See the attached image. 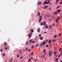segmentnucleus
<instances>
[{"label":"nucleus","instance_id":"20e7f679","mask_svg":"<svg viewBox=\"0 0 62 62\" xmlns=\"http://www.w3.org/2000/svg\"><path fill=\"white\" fill-rule=\"evenodd\" d=\"M45 26L46 28H48L49 27V26H48L47 24Z\"/></svg>","mask_w":62,"mask_h":62},{"label":"nucleus","instance_id":"49530a36","mask_svg":"<svg viewBox=\"0 0 62 62\" xmlns=\"http://www.w3.org/2000/svg\"><path fill=\"white\" fill-rule=\"evenodd\" d=\"M28 42H27L26 43V45H28Z\"/></svg>","mask_w":62,"mask_h":62},{"label":"nucleus","instance_id":"2f4dec72","mask_svg":"<svg viewBox=\"0 0 62 62\" xmlns=\"http://www.w3.org/2000/svg\"><path fill=\"white\" fill-rule=\"evenodd\" d=\"M46 47H49V46L48 45H46Z\"/></svg>","mask_w":62,"mask_h":62},{"label":"nucleus","instance_id":"4be33fe9","mask_svg":"<svg viewBox=\"0 0 62 62\" xmlns=\"http://www.w3.org/2000/svg\"><path fill=\"white\" fill-rule=\"evenodd\" d=\"M47 16L48 17H51V15H50L48 14L47 15Z\"/></svg>","mask_w":62,"mask_h":62},{"label":"nucleus","instance_id":"a878e982","mask_svg":"<svg viewBox=\"0 0 62 62\" xmlns=\"http://www.w3.org/2000/svg\"><path fill=\"white\" fill-rule=\"evenodd\" d=\"M44 4H45H45H46V1H45L44 2Z\"/></svg>","mask_w":62,"mask_h":62},{"label":"nucleus","instance_id":"aec40b11","mask_svg":"<svg viewBox=\"0 0 62 62\" xmlns=\"http://www.w3.org/2000/svg\"><path fill=\"white\" fill-rule=\"evenodd\" d=\"M40 24L41 25H43V22H41L40 23Z\"/></svg>","mask_w":62,"mask_h":62},{"label":"nucleus","instance_id":"603ef678","mask_svg":"<svg viewBox=\"0 0 62 62\" xmlns=\"http://www.w3.org/2000/svg\"><path fill=\"white\" fill-rule=\"evenodd\" d=\"M28 52H30V51H31V50H30L29 49H28Z\"/></svg>","mask_w":62,"mask_h":62},{"label":"nucleus","instance_id":"6ab92c4d","mask_svg":"<svg viewBox=\"0 0 62 62\" xmlns=\"http://www.w3.org/2000/svg\"><path fill=\"white\" fill-rule=\"evenodd\" d=\"M52 27V25H50V26H49V29H50V28H51Z\"/></svg>","mask_w":62,"mask_h":62},{"label":"nucleus","instance_id":"473e14b6","mask_svg":"<svg viewBox=\"0 0 62 62\" xmlns=\"http://www.w3.org/2000/svg\"><path fill=\"white\" fill-rule=\"evenodd\" d=\"M48 9L50 11V10H51V8H48Z\"/></svg>","mask_w":62,"mask_h":62},{"label":"nucleus","instance_id":"6e6552de","mask_svg":"<svg viewBox=\"0 0 62 62\" xmlns=\"http://www.w3.org/2000/svg\"><path fill=\"white\" fill-rule=\"evenodd\" d=\"M46 42L45 41H44V42H43V46L45 45V44Z\"/></svg>","mask_w":62,"mask_h":62},{"label":"nucleus","instance_id":"c756f323","mask_svg":"<svg viewBox=\"0 0 62 62\" xmlns=\"http://www.w3.org/2000/svg\"><path fill=\"white\" fill-rule=\"evenodd\" d=\"M38 60V59H36L35 60H34V62H36V61H37Z\"/></svg>","mask_w":62,"mask_h":62},{"label":"nucleus","instance_id":"4468645a","mask_svg":"<svg viewBox=\"0 0 62 62\" xmlns=\"http://www.w3.org/2000/svg\"><path fill=\"white\" fill-rule=\"evenodd\" d=\"M39 17L40 18V19H42V16H39Z\"/></svg>","mask_w":62,"mask_h":62},{"label":"nucleus","instance_id":"7ed1b4c3","mask_svg":"<svg viewBox=\"0 0 62 62\" xmlns=\"http://www.w3.org/2000/svg\"><path fill=\"white\" fill-rule=\"evenodd\" d=\"M52 51H50L49 52V56H51L52 55Z\"/></svg>","mask_w":62,"mask_h":62},{"label":"nucleus","instance_id":"393cba45","mask_svg":"<svg viewBox=\"0 0 62 62\" xmlns=\"http://www.w3.org/2000/svg\"><path fill=\"white\" fill-rule=\"evenodd\" d=\"M50 2L47 1L46 2V4H50Z\"/></svg>","mask_w":62,"mask_h":62},{"label":"nucleus","instance_id":"2eb2a0df","mask_svg":"<svg viewBox=\"0 0 62 62\" xmlns=\"http://www.w3.org/2000/svg\"><path fill=\"white\" fill-rule=\"evenodd\" d=\"M45 24H46V22L45 21H44L43 23V25H45Z\"/></svg>","mask_w":62,"mask_h":62},{"label":"nucleus","instance_id":"412c9836","mask_svg":"<svg viewBox=\"0 0 62 62\" xmlns=\"http://www.w3.org/2000/svg\"><path fill=\"white\" fill-rule=\"evenodd\" d=\"M31 32H32V33H33V32H34V30H33V29H32L31 30Z\"/></svg>","mask_w":62,"mask_h":62},{"label":"nucleus","instance_id":"338daca9","mask_svg":"<svg viewBox=\"0 0 62 62\" xmlns=\"http://www.w3.org/2000/svg\"><path fill=\"white\" fill-rule=\"evenodd\" d=\"M45 56L44 55H43V57H44V58Z\"/></svg>","mask_w":62,"mask_h":62},{"label":"nucleus","instance_id":"c9c22d12","mask_svg":"<svg viewBox=\"0 0 62 62\" xmlns=\"http://www.w3.org/2000/svg\"><path fill=\"white\" fill-rule=\"evenodd\" d=\"M60 7H61V6H59L57 7V8H60Z\"/></svg>","mask_w":62,"mask_h":62},{"label":"nucleus","instance_id":"b1692460","mask_svg":"<svg viewBox=\"0 0 62 62\" xmlns=\"http://www.w3.org/2000/svg\"><path fill=\"white\" fill-rule=\"evenodd\" d=\"M38 16H40V13L39 12H38Z\"/></svg>","mask_w":62,"mask_h":62},{"label":"nucleus","instance_id":"de8ad7c7","mask_svg":"<svg viewBox=\"0 0 62 62\" xmlns=\"http://www.w3.org/2000/svg\"><path fill=\"white\" fill-rule=\"evenodd\" d=\"M0 52H2V51H3V50H2V49H0Z\"/></svg>","mask_w":62,"mask_h":62},{"label":"nucleus","instance_id":"58836bf2","mask_svg":"<svg viewBox=\"0 0 62 62\" xmlns=\"http://www.w3.org/2000/svg\"><path fill=\"white\" fill-rule=\"evenodd\" d=\"M31 60V59H29L28 60V61H30Z\"/></svg>","mask_w":62,"mask_h":62},{"label":"nucleus","instance_id":"09e8293b","mask_svg":"<svg viewBox=\"0 0 62 62\" xmlns=\"http://www.w3.org/2000/svg\"><path fill=\"white\" fill-rule=\"evenodd\" d=\"M34 46H31V48H34Z\"/></svg>","mask_w":62,"mask_h":62},{"label":"nucleus","instance_id":"7c9ffc66","mask_svg":"<svg viewBox=\"0 0 62 62\" xmlns=\"http://www.w3.org/2000/svg\"><path fill=\"white\" fill-rule=\"evenodd\" d=\"M58 35H59V36H61V34L60 33H59Z\"/></svg>","mask_w":62,"mask_h":62},{"label":"nucleus","instance_id":"9d476101","mask_svg":"<svg viewBox=\"0 0 62 62\" xmlns=\"http://www.w3.org/2000/svg\"><path fill=\"white\" fill-rule=\"evenodd\" d=\"M58 13V12L57 11H55V13H54V14H57Z\"/></svg>","mask_w":62,"mask_h":62},{"label":"nucleus","instance_id":"bf43d9fd","mask_svg":"<svg viewBox=\"0 0 62 62\" xmlns=\"http://www.w3.org/2000/svg\"><path fill=\"white\" fill-rule=\"evenodd\" d=\"M60 55H59L58 56V57H60Z\"/></svg>","mask_w":62,"mask_h":62},{"label":"nucleus","instance_id":"5fc2aeb1","mask_svg":"<svg viewBox=\"0 0 62 62\" xmlns=\"http://www.w3.org/2000/svg\"><path fill=\"white\" fill-rule=\"evenodd\" d=\"M42 43H41L40 45V46H42Z\"/></svg>","mask_w":62,"mask_h":62},{"label":"nucleus","instance_id":"052dcab7","mask_svg":"<svg viewBox=\"0 0 62 62\" xmlns=\"http://www.w3.org/2000/svg\"><path fill=\"white\" fill-rule=\"evenodd\" d=\"M51 19H49V21H51Z\"/></svg>","mask_w":62,"mask_h":62},{"label":"nucleus","instance_id":"f8f14e48","mask_svg":"<svg viewBox=\"0 0 62 62\" xmlns=\"http://www.w3.org/2000/svg\"><path fill=\"white\" fill-rule=\"evenodd\" d=\"M32 41V40L31 39L29 41V43H30H30H31V42Z\"/></svg>","mask_w":62,"mask_h":62},{"label":"nucleus","instance_id":"5701e85b","mask_svg":"<svg viewBox=\"0 0 62 62\" xmlns=\"http://www.w3.org/2000/svg\"><path fill=\"white\" fill-rule=\"evenodd\" d=\"M48 6H46L44 8V9H45L46 8H48Z\"/></svg>","mask_w":62,"mask_h":62},{"label":"nucleus","instance_id":"a19ab883","mask_svg":"<svg viewBox=\"0 0 62 62\" xmlns=\"http://www.w3.org/2000/svg\"><path fill=\"white\" fill-rule=\"evenodd\" d=\"M58 58H57V59H56L55 60V61H57V60H58Z\"/></svg>","mask_w":62,"mask_h":62},{"label":"nucleus","instance_id":"e433bc0d","mask_svg":"<svg viewBox=\"0 0 62 62\" xmlns=\"http://www.w3.org/2000/svg\"><path fill=\"white\" fill-rule=\"evenodd\" d=\"M35 42V41H33L32 42V43H34Z\"/></svg>","mask_w":62,"mask_h":62},{"label":"nucleus","instance_id":"a18cd8bd","mask_svg":"<svg viewBox=\"0 0 62 62\" xmlns=\"http://www.w3.org/2000/svg\"><path fill=\"white\" fill-rule=\"evenodd\" d=\"M45 51H46V50L45 49L43 51V52H45Z\"/></svg>","mask_w":62,"mask_h":62},{"label":"nucleus","instance_id":"f704fd0d","mask_svg":"<svg viewBox=\"0 0 62 62\" xmlns=\"http://www.w3.org/2000/svg\"><path fill=\"white\" fill-rule=\"evenodd\" d=\"M38 46H39V45L37 44L36 45V47H38Z\"/></svg>","mask_w":62,"mask_h":62},{"label":"nucleus","instance_id":"c85d7f7f","mask_svg":"<svg viewBox=\"0 0 62 62\" xmlns=\"http://www.w3.org/2000/svg\"><path fill=\"white\" fill-rule=\"evenodd\" d=\"M13 58H12L11 59V60H10V61L11 62H13Z\"/></svg>","mask_w":62,"mask_h":62},{"label":"nucleus","instance_id":"423d86ee","mask_svg":"<svg viewBox=\"0 0 62 62\" xmlns=\"http://www.w3.org/2000/svg\"><path fill=\"white\" fill-rule=\"evenodd\" d=\"M38 5H40L41 4V2H39L38 3Z\"/></svg>","mask_w":62,"mask_h":62},{"label":"nucleus","instance_id":"4c0bfd02","mask_svg":"<svg viewBox=\"0 0 62 62\" xmlns=\"http://www.w3.org/2000/svg\"><path fill=\"white\" fill-rule=\"evenodd\" d=\"M22 50H21L19 52L20 53H22Z\"/></svg>","mask_w":62,"mask_h":62},{"label":"nucleus","instance_id":"8fccbe9b","mask_svg":"<svg viewBox=\"0 0 62 62\" xmlns=\"http://www.w3.org/2000/svg\"><path fill=\"white\" fill-rule=\"evenodd\" d=\"M3 56H5V54L3 53Z\"/></svg>","mask_w":62,"mask_h":62},{"label":"nucleus","instance_id":"bb28decb","mask_svg":"<svg viewBox=\"0 0 62 62\" xmlns=\"http://www.w3.org/2000/svg\"><path fill=\"white\" fill-rule=\"evenodd\" d=\"M4 44L5 46H7V43H4Z\"/></svg>","mask_w":62,"mask_h":62},{"label":"nucleus","instance_id":"6e6d98bb","mask_svg":"<svg viewBox=\"0 0 62 62\" xmlns=\"http://www.w3.org/2000/svg\"><path fill=\"white\" fill-rule=\"evenodd\" d=\"M23 58V56L20 57V59H21V58Z\"/></svg>","mask_w":62,"mask_h":62},{"label":"nucleus","instance_id":"13d9d810","mask_svg":"<svg viewBox=\"0 0 62 62\" xmlns=\"http://www.w3.org/2000/svg\"><path fill=\"white\" fill-rule=\"evenodd\" d=\"M54 54H56V52H55V51L54 53Z\"/></svg>","mask_w":62,"mask_h":62},{"label":"nucleus","instance_id":"f257e3e1","mask_svg":"<svg viewBox=\"0 0 62 62\" xmlns=\"http://www.w3.org/2000/svg\"><path fill=\"white\" fill-rule=\"evenodd\" d=\"M32 34H33L32 33H31L28 35V37L29 38H31V35H32Z\"/></svg>","mask_w":62,"mask_h":62},{"label":"nucleus","instance_id":"1a4fd4ad","mask_svg":"<svg viewBox=\"0 0 62 62\" xmlns=\"http://www.w3.org/2000/svg\"><path fill=\"white\" fill-rule=\"evenodd\" d=\"M42 19H41V18H39V22H41V20Z\"/></svg>","mask_w":62,"mask_h":62},{"label":"nucleus","instance_id":"39448f33","mask_svg":"<svg viewBox=\"0 0 62 62\" xmlns=\"http://www.w3.org/2000/svg\"><path fill=\"white\" fill-rule=\"evenodd\" d=\"M52 19H55V17L54 16H52Z\"/></svg>","mask_w":62,"mask_h":62},{"label":"nucleus","instance_id":"69168bd1","mask_svg":"<svg viewBox=\"0 0 62 62\" xmlns=\"http://www.w3.org/2000/svg\"><path fill=\"white\" fill-rule=\"evenodd\" d=\"M47 1H48V2H50V0H46Z\"/></svg>","mask_w":62,"mask_h":62},{"label":"nucleus","instance_id":"9b49d317","mask_svg":"<svg viewBox=\"0 0 62 62\" xmlns=\"http://www.w3.org/2000/svg\"><path fill=\"white\" fill-rule=\"evenodd\" d=\"M40 40H42L43 39V37H41L40 38Z\"/></svg>","mask_w":62,"mask_h":62},{"label":"nucleus","instance_id":"864d4df0","mask_svg":"<svg viewBox=\"0 0 62 62\" xmlns=\"http://www.w3.org/2000/svg\"><path fill=\"white\" fill-rule=\"evenodd\" d=\"M61 55H62V52H61Z\"/></svg>","mask_w":62,"mask_h":62},{"label":"nucleus","instance_id":"c03bdc74","mask_svg":"<svg viewBox=\"0 0 62 62\" xmlns=\"http://www.w3.org/2000/svg\"><path fill=\"white\" fill-rule=\"evenodd\" d=\"M19 56H20V55H19V54H18L17 56V57H19Z\"/></svg>","mask_w":62,"mask_h":62},{"label":"nucleus","instance_id":"680f3d73","mask_svg":"<svg viewBox=\"0 0 62 62\" xmlns=\"http://www.w3.org/2000/svg\"><path fill=\"white\" fill-rule=\"evenodd\" d=\"M62 4V1L60 3V4Z\"/></svg>","mask_w":62,"mask_h":62},{"label":"nucleus","instance_id":"e2e57ef3","mask_svg":"<svg viewBox=\"0 0 62 62\" xmlns=\"http://www.w3.org/2000/svg\"><path fill=\"white\" fill-rule=\"evenodd\" d=\"M61 50V48H60V49H59V51H60Z\"/></svg>","mask_w":62,"mask_h":62},{"label":"nucleus","instance_id":"f3484780","mask_svg":"<svg viewBox=\"0 0 62 62\" xmlns=\"http://www.w3.org/2000/svg\"><path fill=\"white\" fill-rule=\"evenodd\" d=\"M61 11V10L60 9H58L57 10V12H60Z\"/></svg>","mask_w":62,"mask_h":62},{"label":"nucleus","instance_id":"79ce46f5","mask_svg":"<svg viewBox=\"0 0 62 62\" xmlns=\"http://www.w3.org/2000/svg\"><path fill=\"white\" fill-rule=\"evenodd\" d=\"M5 50H7V49H8V48L7 47H5Z\"/></svg>","mask_w":62,"mask_h":62},{"label":"nucleus","instance_id":"774afa93","mask_svg":"<svg viewBox=\"0 0 62 62\" xmlns=\"http://www.w3.org/2000/svg\"><path fill=\"white\" fill-rule=\"evenodd\" d=\"M46 42H48V40H46Z\"/></svg>","mask_w":62,"mask_h":62},{"label":"nucleus","instance_id":"0eeeda50","mask_svg":"<svg viewBox=\"0 0 62 62\" xmlns=\"http://www.w3.org/2000/svg\"><path fill=\"white\" fill-rule=\"evenodd\" d=\"M40 28H39L38 29L37 31L38 32H40Z\"/></svg>","mask_w":62,"mask_h":62},{"label":"nucleus","instance_id":"dca6fc26","mask_svg":"<svg viewBox=\"0 0 62 62\" xmlns=\"http://www.w3.org/2000/svg\"><path fill=\"white\" fill-rule=\"evenodd\" d=\"M47 16V15H45L44 16V17L45 19H46V17Z\"/></svg>","mask_w":62,"mask_h":62},{"label":"nucleus","instance_id":"37998d69","mask_svg":"<svg viewBox=\"0 0 62 62\" xmlns=\"http://www.w3.org/2000/svg\"><path fill=\"white\" fill-rule=\"evenodd\" d=\"M41 34H39V37H41Z\"/></svg>","mask_w":62,"mask_h":62},{"label":"nucleus","instance_id":"0e129e2a","mask_svg":"<svg viewBox=\"0 0 62 62\" xmlns=\"http://www.w3.org/2000/svg\"><path fill=\"white\" fill-rule=\"evenodd\" d=\"M44 33H45V34H46V33H47V32L46 31V32H45Z\"/></svg>","mask_w":62,"mask_h":62},{"label":"nucleus","instance_id":"cd10ccee","mask_svg":"<svg viewBox=\"0 0 62 62\" xmlns=\"http://www.w3.org/2000/svg\"><path fill=\"white\" fill-rule=\"evenodd\" d=\"M49 43H50L51 42V40H49L48 41Z\"/></svg>","mask_w":62,"mask_h":62},{"label":"nucleus","instance_id":"f03ea898","mask_svg":"<svg viewBox=\"0 0 62 62\" xmlns=\"http://www.w3.org/2000/svg\"><path fill=\"white\" fill-rule=\"evenodd\" d=\"M60 17H58V18L57 19L55 20L56 22L57 23H58L59 22L58 20H59V19H60Z\"/></svg>","mask_w":62,"mask_h":62},{"label":"nucleus","instance_id":"4d7b16f0","mask_svg":"<svg viewBox=\"0 0 62 62\" xmlns=\"http://www.w3.org/2000/svg\"><path fill=\"white\" fill-rule=\"evenodd\" d=\"M44 54H46H46H47L45 52L44 53Z\"/></svg>","mask_w":62,"mask_h":62},{"label":"nucleus","instance_id":"a211bd4d","mask_svg":"<svg viewBox=\"0 0 62 62\" xmlns=\"http://www.w3.org/2000/svg\"><path fill=\"white\" fill-rule=\"evenodd\" d=\"M54 38H56V37H57V35H54Z\"/></svg>","mask_w":62,"mask_h":62},{"label":"nucleus","instance_id":"ddd939ff","mask_svg":"<svg viewBox=\"0 0 62 62\" xmlns=\"http://www.w3.org/2000/svg\"><path fill=\"white\" fill-rule=\"evenodd\" d=\"M58 1H59V0H56V3H55V4H56L58 3Z\"/></svg>","mask_w":62,"mask_h":62},{"label":"nucleus","instance_id":"3c124183","mask_svg":"<svg viewBox=\"0 0 62 62\" xmlns=\"http://www.w3.org/2000/svg\"><path fill=\"white\" fill-rule=\"evenodd\" d=\"M54 49H55V50L56 49V47H54Z\"/></svg>","mask_w":62,"mask_h":62},{"label":"nucleus","instance_id":"72a5a7b5","mask_svg":"<svg viewBox=\"0 0 62 62\" xmlns=\"http://www.w3.org/2000/svg\"><path fill=\"white\" fill-rule=\"evenodd\" d=\"M28 49V47H26V49H25V50L26 51V50H27Z\"/></svg>","mask_w":62,"mask_h":62},{"label":"nucleus","instance_id":"ea45409f","mask_svg":"<svg viewBox=\"0 0 62 62\" xmlns=\"http://www.w3.org/2000/svg\"><path fill=\"white\" fill-rule=\"evenodd\" d=\"M34 54V53L33 52H32V53L31 55H33V54Z\"/></svg>","mask_w":62,"mask_h":62}]
</instances>
